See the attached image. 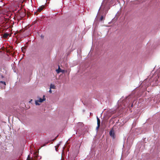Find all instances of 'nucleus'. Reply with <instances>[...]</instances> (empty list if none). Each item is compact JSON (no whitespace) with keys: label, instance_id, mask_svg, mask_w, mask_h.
I'll use <instances>...</instances> for the list:
<instances>
[{"label":"nucleus","instance_id":"obj_1","mask_svg":"<svg viewBox=\"0 0 160 160\" xmlns=\"http://www.w3.org/2000/svg\"><path fill=\"white\" fill-rule=\"evenodd\" d=\"M159 81H160V73L156 76H153L150 79L147 78L145 80L141 83V85H143V88L146 89L149 86H157L158 85Z\"/></svg>","mask_w":160,"mask_h":160},{"label":"nucleus","instance_id":"obj_2","mask_svg":"<svg viewBox=\"0 0 160 160\" xmlns=\"http://www.w3.org/2000/svg\"><path fill=\"white\" fill-rule=\"evenodd\" d=\"M102 7H103V10L105 11L108 10L109 8H108V4H105L104 6H103V5L102 4L100 8H102Z\"/></svg>","mask_w":160,"mask_h":160},{"label":"nucleus","instance_id":"obj_3","mask_svg":"<svg viewBox=\"0 0 160 160\" xmlns=\"http://www.w3.org/2000/svg\"><path fill=\"white\" fill-rule=\"evenodd\" d=\"M110 135L112 137L113 139H114L115 138V133L114 131L113 130H111L109 132Z\"/></svg>","mask_w":160,"mask_h":160},{"label":"nucleus","instance_id":"obj_4","mask_svg":"<svg viewBox=\"0 0 160 160\" xmlns=\"http://www.w3.org/2000/svg\"><path fill=\"white\" fill-rule=\"evenodd\" d=\"M45 7L44 5H42L37 10V11L38 12H40Z\"/></svg>","mask_w":160,"mask_h":160},{"label":"nucleus","instance_id":"obj_5","mask_svg":"<svg viewBox=\"0 0 160 160\" xmlns=\"http://www.w3.org/2000/svg\"><path fill=\"white\" fill-rule=\"evenodd\" d=\"M45 100L46 98H45V96L43 95V98L42 99L41 98H39L38 101L40 102H42L43 101H45Z\"/></svg>","mask_w":160,"mask_h":160},{"label":"nucleus","instance_id":"obj_6","mask_svg":"<svg viewBox=\"0 0 160 160\" xmlns=\"http://www.w3.org/2000/svg\"><path fill=\"white\" fill-rule=\"evenodd\" d=\"M9 35V34L7 33H4L3 36V37L5 38H8V36Z\"/></svg>","mask_w":160,"mask_h":160},{"label":"nucleus","instance_id":"obj_7","mask_svg":"<svg viewBox=\"0 0 160 160\" xmlns=\"http://www.w3.org/2000/svg\"><path fill=\"white\" fill-rule=\"evenodd\" d=\"M97 124H100V121L99 119L97 117Z\"/></svg>","mask_w":160,"mask_h":160},{"label":"nucleus","instance_id":"obj_8","mask_svg":"<svg viewBox=\"0 0 160 160\" xmlns=\"http://www.w3.org/2000/svg\"><path fill=\"white\" fill-rule=\"evenodd\" d=\"M54 89L55 88V86L54 85L51 84L50 86V89Z\"/></svg>","mask_w":160,"mask_h":160},{"label":"nucleus","instance_id":"obj_9","mask_svg":"<svg viewBox=\"0 0 160 160\" xmlns=\"http://www.w3.org/2000/svg\"><path fill=\"white\" fill-rule=\"evenodd\" d=\"M60 143H59V144H57V145L55 147V150L56 151H58L57 149H58V147H59V146L60 145Z\"/></svg>","mask_w":160,"mask_h":160},{"label":"nucleus","instance_id":"obj_10","mask_svg":"<svg viewBox=\"0 0 160 160\" xmlns=\"http://www.w3.org/2000/svg\"><path fill=\"white\" fill-rule=\"evenodd\" d=\"M60 143H59V144H57V145L55 147V150L56 151H58L57 149H58V147H59V146L60 145Z\"/></svg>","mask_w":160,"mask_h":160},{"label":"nucleus","instance_id":"obj_11","mask_svg":"<svg viewBox=\"0 0 160 160\" xmlns=\"http://www.w3.org/2000/svg\"><path fill=\"white\" fill-rule=\"evenodd\" d=\"M61 69L59 67L56 70V71L57 73H59L60 72Z\"/></svg>","mask_w":160,"mask_h":160},{"label":"nucleus","instance_id":"obj_12","mask_svg":"<svg viewBox=\"0 0 160 160\" xmlns=\"http://www.w3.org/2000/svg\"><path fill=\"white\" fill-rule=\"evenodd\" d=\"M3 65V63L2 62H0V69L1 70L2 68Z\"/></svg>","mask_w":160,"mask_h":160},{"label":"nucleus","instance_id":"obj_13","mask_svg":"<svg viewBox=\"0 0 160 160\" xmlns=\"http://www.w3.org/2000/svg\"><path fill=\"white\" fill-rule=\"evenodd\" d=\"M38 100H36V101H35V104L36 105H40V104L39 103H38Z\"/></svg>","mask_w":160,"mask_h":160},{"label":"nucleus","instance_id":"obj_14","mask_svg":"<svg viewBox=\"0 0 160 160\" xmlns=\"http://www.w3.org/2000/svg\"><path fill=\"white\" fill-rule=\"evenodd\" d=\"M0 83H1L2 84H3L4 85H6V82H4V81H1L0 82Z\"/></svg>","mask_w":160,"mask_h":160},{"label":"nucleus","instance_id":"obj_15","mask_svg":"<svg viewBox=\"0 0 160 160\" xmlns=\"http://www.w3.org/2000/svg\"><path fill=\"white\" fill-rule=\"evenodd\" d=\"M97 126L96 127V129L97 130V131H98V129L99 128L100 126V124H97Z\"/></svg>","mask_w":160,"mask_h":160},{"label":"nucleus","instance_id":"obj_16","mask_svg":"<svg viewBox=\"0 0 160 160\" xmlns=\"http://www.w3.org/2000/svg\"><path fill=\"white\" fill-rule=\"evenodd\" d=\"M103 16H102L100 18V20L102 21L103 19Z\"/></svg>","mask_w":160,"mask_h":160},{"label":"nucleus","instance_id":"obj_17","mask_svg":"<svg viewBox=\"0 0 160 160\" xmlns=\"http://www.w3.org/2000/svg\"><path fill=\"white\" fill-rule=\"evenodd\" d=\"M64 72V70H62V69H61V71H60V72Z\"/></svg>","mask_w":160,"mask_h":160},{"label":"nucleus","instance_id":"obj_18","mask_svg":"<svg viewBox=\"0 0 160 160\" xmlns=\"http://www.w3.org/2000/svg\"><path fill=\"white\" fill-rule=\"evenodd\" d=\"M49 92L50 93H52V90H51V89H50V90H49Z\"/></svg>","mask_w":160,"mask_h":160},{"label":"nucleus","instance_id":"obj_19","mask_svg":"<svg viewBox=\"0 0 160 160\" xmlns=\"http://www.w3.org/2000/svg\"><path fill=\"white\" fill-rule=\"evenodd\" d=\"M119 0H113V2H115L116 1H117L118 2Z\"/></svg>","mask_w":160,"mask_h":160},{"label":"nucleus","instance_id":"obj_20","mask_svg":"<svg viewBox=\"0 0 160 160\" xmlns=\"http://www.w3.org/2000/svg\"><path fill=\"white\" fill-rule=\"evenodd\" d=\"M45 146V144H44L43 145H42V147H43V146Z\"/></svg>","mask_w":160,"mask_h":160},{"label":"nucleus","instance_id":"obj_21","mask_svg":"<svg viewBox=\"0 0 160 160\" xmlns=\"http://www.w3.org/2000/svg\"><path fill=\"white\" fill-rule=\"evenodd\" d=\"M132 106H133V104H132L131 106V107H132Z\"/></svg>","mask_w":160,"mask_h":160},{"label":"nucleus","instance_id":"obj_22","mask_svg":"<svg viewBox=\"0 0 160 160\" xmlns=\"http://www.w3.org/2000/svg\"><path fill=\"white\" fill-rule=\"evenodd\" d=\"M61 159H62V158H61Z\"/></svg>","mask_w":160,"mask_h":160},{"label":"nucleus","instance_id":"obj_23","mask_svg":"<svg viewBox=\"0 0 160 160\" xmlns=\"http://www.w3.org/2000/svg\"><path fill=\"white\" fill-rule=\"evenodd\" d=\"M68 158H69V157H68V158H67V159H68Z\"/></svg>","mask_w":160,"mask_h":160},{"label":"nucleus","instance_id":"obj_24","mask_svg":"<svg viewBox=\"0 0 160 160\" xmlns=\"http://www.w3.org/2000/svg\"><path fill=\"white\" fill-rule=\"evenodd\" d=\"M62 160H63V159H62Z\"/></svg>","mask_w":160,"mask_h":160}]
</instances>
